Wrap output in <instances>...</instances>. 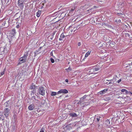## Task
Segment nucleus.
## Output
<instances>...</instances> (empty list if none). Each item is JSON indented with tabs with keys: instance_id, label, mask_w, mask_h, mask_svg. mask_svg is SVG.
Masks as SVG:
<instances>
[{
	"instance_id": "nucleus-1",
	"label": "nucleus",
	"mask_w": 132,
	"mask_h": 132,
	"mask_svg": "<svg viewBox=\"0 0 132 132\" xmlns=\"http://www.w3.org/2000/svg\"><path fill=\"white\" fill-rule=\"evenodd\" d=\"M28 55V52H25L24 56L19 59V62L18 63V64H20L22 63H24L27 61Z\"/></svg>"
},
{
	"instance_id": "nucleus-2",
	"label": "nucleus",
	"mask_w": 132,
	"mask_h": 132,
	"mask_svg": "<svg viewBox=\"0 0 132 132\" xmlns=\"http://www.w3.org/2000/svg\"><path fill=\"white\" fill-rule=\"evenodd\" d=\"M7 52V49L5 45L4 47H0V54H3Z\"/></svg>"
},
{
	"instance_id": "nucleus-3",
	"label": "nucleus",
	"mask_w": 132,
	"mask_h": 132,
	"mask_svg": "<svg viewBox=\"0 0 132 132\" xmlns=\"http://www.w3.org/2000/svg\"><path fill=\"white\" fill-rule=\"evenodd\" d=\"M38 92L39 94L42 95H45V90L44 87H40L38 89Z\"/></svg>"
},
{
	"instance_id": "nucleus-4",
	"label": "nucleus",
	"mask_w": 132,
	"mask_h": 132,
	"mask_svg": "<svg viewBox=\"0 0 132 132\" xmlns=\"http://www.w3.org/2000/svg\"><path fill=\"white\" fill-rule=\"evenodd\" d=\"M10 110L8 108H5L4 110V115L7 118L9 113Z\"/></svg>"
},
{
	"instance_id": "nucleus-5",
	"label": "nucleus",
	"mask_w": 132,
	"mask_h": 132,
	"mask_svg": "<svg viewBox=\"0 0 132 132\" xmlns=\"http://www.w3.org/2000/svg\"><path fill=\"white\" fill-rule=\"evenodd\" d=\"M24 1L22 0H19L18 1V5L19 7L21 9H22L23 6Z\"/></svg>"
},
{
	"instance_id": "nucleus-6",
	"label": "nucleus",
	"mask_w": 132,
	"mask_h": 132,
	"mask_svg": "<svg viewBox=\"0 0 132 132\" xmlns=\"http://www.w3.org/2000/svg\"><path fill=\"white\" fill-rule=\"evenodd\" d=\"M68 92V91L66 89H61L57 92V94H59L62 93L66 94Z\"/></svg>"
},
{
	"instance_id": "nucleus-7",
	"label": "nucleus",
	"mask_w": 132,
	"mask_h": 132,
	"mask_svg": "<svg viewBox=\"0 0 132 132\" xmlns=\"http://www.w3.org/2000/svg\"><path fill=\"white\" fill-rule=\"evenodd\" d=\"M69 115L70 116L72 117H77L78 116L77 114H76L75 113L73 112H72L69 113Z\"/></svg>"
},
{
	"instance_id": "nucleus-8",
	"label": "nucleus",
	"mask_w": 132,
	"mask_h": 132,
	"mask_svg": "<svg viewBox=\"0 0 132 132\" xmlns=\"http://www.w3.org/2000/svg\"><path fill=\"white\" fill-rule=\"evenodd\" d=\"M35 108V106L34 104H31L28 106V109L30 110H33Z\"/></svg>"
},
{
	"instance_id": "nucleus-9",
	"label": "nucleus",
	"mask_w": 132,
	"mask_h": 132,
	"mask_svg": "<svg viewBox=\"0 0 132 132\" xmlns=\"http://www.w3.org/2000/svg\"><path fill=\"white\" fill-rule=\"evenodd\" d=\"M108 89L107 88H105L104 89L101 90L98 92V94H103L105 93H106V91L108 90Z\"/></svg>"
},
{
	"instance_id": "nucleus-10",
	"label": "nucleus",
	"mask_w": 132,
	"mask_h": 132,
	"mask_svg": "<svg viewBox=\"0 0 132 132\" xmlns=\"http://www.w3.org/2000/svg\"><path fill=\"white\" fill-rule=\"evenodd\" d=\"M65 37V36L64 35L63 33L62 34H61L60 38H59V40H62Z\"/></svg>"
},
{
	"instance_id": "nucleus-11",
	"label": "nucleus",
	"mask_w": 132,
	"mask_h": 132,
	"mask_svg": "<svg viewBox=\"0 0 132 132\" xmlns=\"http://www.w3.org/2000/svg\"><path fill=\"white\" fill-rule=\"evenodd\" d=\"M92 67L93 68L95 72L100 70V68L99 67L96 66H94Z\"/></svg>"
},
{
	"instance_id": "nucleus-12",
	"label": "nucleus",
	"mask_w": 132,
	"mask_h": 132,
	"mask_svg": "<svg viewBox=\"0 0 132 132\" xmlns=\"http://www.w3.org/2000/svg\"><path fill=\"white\" fill-rule=\"evenodd\" d=\"M89 73V74H93L94 73V70L93 69V67H92L89 70V71L88 72Z\"/></svg>"
},
{
	"instance_id": "nucleus-13",
	"label": "nucleus",
	"mask_w": 132,
	"mask_h": 132,
	"mask_svg": "<svg viewBox=\"0 0 132 132\" xmlns=\"http://www.w3.org/2000/svg\"><path fill=\"white\" fill-rule=\"evenodd\" d=\"M36 86H35V85H34V84L32 83L31 85L30 86V89L31 90H34Z\"/></svg>"
},
{
	"instance_id": "nucleus-14",
	"label": "nucleus",
	"mask_w": 132,
	"mask_h": 132,
	"mask_svg": "<svg viewBox=\"0 0 132 132\" xmlns=\"http://www.w3.org/2000/svg\"><path fill=\"white\" fill-rule=\"evenodd\" d=\"M86 96V95H84L83 97L81 98H80V101L78 102V103L79 104L80 102L81 103V102L83 101L84 100H85V99Z\"/></svg>"
},
{
	"instance_id": "nucleus-15",
	"label": "nucleus",
	"mask_w": 132,
	"mask_h": 132,
	"mask_svg": "<svg viewBox=\"0 0 132 132\" xmlns=\"http://www.w3.org/2000/svg\"><path fill=\"white\" fill-rule=\"evenodd\" d=\"M9 102V101H8L6 102L5 103L4 105L6 107H7L10 106Z\"/></svg>"
},
{
	"instance_id": "nucleus-16",
	"label": "nucleus",
	"mask_w": 132,
	"mask_h": 132,
	"mask_svg": "<svg viewBox=\"0 0 132 132\" xmlns=\"http://www.w3.org/2000/svg\"><path fill=\"white\" fill-rule=\"evenodd\" d=\"M11 33L13 36L16 33L15 30V29H13Z\"/></svg>"
},
{
	"instance_id": "nucleus-17",
	"label": "nucleus",
	"mask_w": 132,
	"mask_h": 132,
	"mask_svg": "<svg viewBox=\"0 0 132 132\" xmlns=\"http://www.w3.org/2000/svg\"><path fill=\"white\" fill-rule=\"evenodd\" d=\"M75 7H73L71 9L69 13L71 14L72 13V12H73L75 10Z\"/></svg>"
},
{
	"instance_id": "nucleus-18",
	"label": "nucleus",
	"mask_w": 132,
	"mask_h": 132,
	"mask_svg": "<svg viewBox=\"0 0 132 132\" xmlns=\"http://www.w3.org/2000/svg\"><path fill=\"white\" fill-rule=\"evenodd\" d=\"M111 99V97H107L105 98V100L108 101H109Z\"/></svg>"
},
{
	"instance_id": "nucleus-19",
	"label": "nucleus",
	"mask_w": 132,
	"mask_h": 132,
	"mask_svg": "<svg viewBox=\"0 0 132 132\" xmlns=\"http://www.w3.org/2000/svg\"><path fill=\"white\" fill-rule=\"evenodd\" d=\"M41 13V11H38L37 13V16L38 17H39Z\"/></svg>"
},
{
	"instance_id": "nucleus-20",
	"label": "nucleus",
	"mask_w": 132,
	"mask_h": 132,
	"mask_svg": "<svg viewBox=\"0 0 132 132\" xmlns=\"http://www.w3.org/2000/svg\"><path fill=\"white\" fill-rule=\"evenodd\" d=\"M103 25L104 26H107L109 27H111V26L110 25L108 24H106L105 23H103Z\"/></svg>"
},
{
	"instance_id": "nucleus-21",
	"label": "nucleus",
	"mask_w": 132,
	"mask_h": 132,
	"mask_svg": "<svg viewBox=\"0 0 132 132\" xmlns=\"http://www.w3.org/2000/svg\"><path fill=\"white\" fill-rule=\"evenodd\" d=\"M56 94L57 93L56 92H52L51 95L52 96H53L56 95Z\"/></svg>"
},
{
	"instance_id": "nucleus-22",
	"label": "nucleus",
	"mask_w": 132,
	"mask_h": 132,
	"mask_svg": "<svg viewBox=\"0 0 132 132\" xmlns=\"http://www.w3.org/2000/svg\"><path fill=\"white\" fill-rule=\"evenodd\" d=\"M90 52H89V51L87 52L86 53V54L85 55V57H88V56L90 54Z\"/></svg>"
},
{
	"instance_id": "nucleus-23",
	"label": "nucleus",
	"mask_w": 132,
	"mask_h": 132,
	"mask_svg": "<svg viewBox=\"0 0 132 132\" xmlns=\"http://www.w3.org/2000/svg\"><path fill=\"white\" fill-rule=\"evenodd\" d=\"M16 129V127L14 126H12V130L13 131H14Z\"/></svg>"
},
{
	"instance_id": "nucleus-24",
	"label": "nucleus",
	"mask_w": 132,
	"mask_h": 132,
	"mask_svg": "<svg viewBox=\"0 0 132 132\" xmlns=\"http://www.w3.org/2000/svg\"><path fill=\"white\" fill-rule=\"evenodd\" d=\"M50 60L52 63H53L54 62V60L52 58H51Z\"/></svg>"
},
{
	"instance_id": "nucleus-25",
	"label": "nucleus",
	"mask_w": 132,
	"mask_h": 132,
	"mask_svg": "<svg viewBox=\"0 0 132 132\" xmlns=\"http://www.w3.org/2000/svg\"><path fill=\"white\" fill-rule=\"evenodd\" d=\"M110 81L109 82L108 84H110L111 83L113 84L114 82L113 79L111 80H110Z\"/></svg>"
},
{
	"instance_id": "nucleus-26",
	"label": "nucleus",
	"mask_w": 132,
	"mask_h": 132,
	"mask_svg": "<svg viewBox=\"0 0 132 132\" xmlns=\"http://www.w3.org/2000/svg\"><path fill=\"white\" fill-rule=\"evenodd\" d=\"M44 128H42L40 129V132H44Z\"/></svg>"
},
{
	"instance_id": "nucleus-27",
	"label": "nucleus",
	"mask_w": 132,
	"mask_h": 132,
	"mask_svg": "<svg viewBox=\"0 0 132 132\" xmlns=\"http://www.w3.org/2000/svg\"><path fill=\"white\" fill-rule=\"evenodd\" d=\"M106 124H110V121L109 120H107L106 121Z\"/></svg>"
},
{
	"instance_id": "nucleus-28",
	"label": "nucleus",
	"mask_w": 132,
	"mask_h": 132,
	"mask_svg": "<svg viewBox=\"0 0 132 132\" xmlns=\"http://www.w3.org/2000/svg\"><path fill=\"white\" fill-rule=\"evenodd\" d=\"M0 118L3 120L4 119V118L3 115H0Z\"/></svg>"
},
{
	"instance_id": "nucleus-29",
	"label": "nucleus",
	"mask_w": 132,
	"mask_h": 132,
	"mask_svg": "<svg viewBox=\"0 0 132 132\" xmlns=\"http://www.w3.org/2000/svg\"><path fill=\"white\" fill-rule=\"evenodd\" d=\"M125 36L126 37H129L130 36V35L129 34L126 33L125 34Z\"/></svg>"
},
{
	"instance_id": "nucleus-30",
	"label": "nucleus",
	"mask_w": 132,
	"mask_h": 132,
	"mask_svg": "<svg viewBox=\"0 0 132 132\" xmlns=\"http://www.w3.org/2000/svg\"><path fill=\"white\" fill-rule=\"evenodd\" d=\"M123 93L124 94H128V91L126 89V91H125Z\"/></svg>"
},
{
	"instance_id": "nucleus-31",
	"label": "nucleus",
	"mask_w": 132,
	"mask_h": 132,
	"mask_svg": "<svg viewBox=\"0 0 132 132\" xmlns=\"http://www.w3.org/2000/svg\"><path fill=\"white\" fill-rule=\"evenodd\" d=\"M38 51H37L36 52H34V53H35L34 56H35L37 55V54H38Z\"/></svg>"
},
{
	"instance_id": "nucleus-32",
	"label": "nucleus",
	"mask_w": 132,
	"mask_h": 132,
	"mask_svg": "<svg viewBox=\"0 0 132 132\" xmlns=\"http://www.w3.org/2000/svg\"><path fill=\"white\" fill-rule=\"evenodd\" d=\"M115 21L116 22H119V23H120L121 22V20H116Z\"/></svg>"
},
{
	"instance_id": "nucleus-33",
	"label": "nucleus",
	"mask_w": 132,
	"mask_h": 132,
	"mask_svg": "<svg viewBox=\"0 0 132 132\" xmlns=\"http://www.w3.org/2000/svg\"><path fill=\"white\" fill-rule=\"evenodd\" d=\"M56 33L55 31H54L51 34L52 36L54 37V36Z\"/></svg>"
},
{
	"instance_id": "nucleus-34",
	"label": "nucleus",
	"mask_w": 132,
	"mask_h": 132,
	"mask_svg": "<svg viewBox=\"0 0 132 132\" xmlns=\"http://www.w3.org/2000/svg\"><path fill=\"white\" fill-rule=\"evenodd\" d=\"M6 24V22L5 21L2 24V25L4 26H5V24Z\"/></svg>"
},
{
	"instance_id": "nucleus-35",
	"label": "nucleus",
	"mask_w": 132,
	"mask_h": 132,
	"mask_svg": "<svg viewBox=\"0 0 132 132\" xmlns=\"http://www.w3.org/2000/svg\"><path fill=\"white\" fill-rule=\"evenodd\" d=\"M34 102L36 103H38L39 101L35 99V100L34 101Z\"/></svg>"
},
{
	"instance_id": "nucleus-36",
	"label": "nucleus",
	"mask_w": 132,
	"mask_h": 132,
	"mask_svg": "<svg viewBox=\"0 0 132 132\" xmlns=\"http://www.w3.org/2000/svg\"><path fill=\"white\" fill-rule=\"evenodd\" d=\"M66 70H67V71H68V72H69V70H71V68H68L67 69H66Z\"/></svg>"
},
{
	"instance_id": "nucleus-37",
	"label": "nucleus",
	"mask_w": 132,
	"mask_h": 132,
	"mask_svg": "<svg viewBox=\"0 0 132 132\" xmlns=\"http://www.w3.org/2000/svg\"><path fill=\"white\" fill-rule=\"evenodd\" d=\"M125 91H126V89H122L121 90V91L122 92L124 93V92Z\"/></svg>"
},
{
	"instance_id": "nucleus-38",
	"label": "nucleus",
	"mask_w": 132,
	"mask_h": 132,
	"mask_svg": "<svg viewBox=\"0 0 132 132\" xmlns=\"http://www.w3.org/2000/svg\"><path fill=\"white\" fill-rule=\"evenodd\" d=\"M4 72H5V71H3L1 73V75H3V74H4Z\"/></svg>"
},
{
	"instance_id": "nucleus-39",
	"label": "nucleus",
	"mask_w": 132,
	"mask_h": 132,
	"mask_svg": "<svg viewBox=\"0 0 132 132\" xmlns=\"http://www.w3.org/2000/svg\"><path fill=\"white\" fill-rule=\"evenodd\" d=\"M45 101L44 100H42V104H44V103L45 102Z\"/></svg>"
},
{
	"instance_id": "nucleus-40",
	"label": "nucleus",
	"mask_w": 132,
	"mask_h": 132,
	"mask_svg": "<svg viewBox=\"0 0 132 132\" xmlns=\"http://www.w3.org/2000/svg\"><path fill=\"white\" fill-rule=\"evenodd\" d=\"M121 81V79H119V80H118L117 82L118 83H119Z\"/></svg>"
},
{
	"instance_id": "nucleus-41",
	"label": "nucleus",
	"mask_w": 132,
	"mask_h": 132,
	"mask_svg": "<svg viewBox=\"0 0 132 132\" xmlns=\"http://www.w3.org/2000/svg\"><path fill=\"white\" fill-rule=\"evenodd\" d=\"M16 27L18 28L20 27V26L19 24L17 25L16 26Z\"/></svg>"
},
{
	"instance_id": "nucleus-42",
	"label": "nucleus",
	"mask_w": 132,
	"mask_h": 132,
	"mask_svg": "<svg viewBox=\"0 0 132 132\" xmlns=\"http://www.w3.org/2000/svg\"><path fill=\"white\" fill-rule=\"evenodd\" d=\"M81 45V43L80 42H79L78 44V45L79 46H80Z\"/></svg>"
},
{
	"instance_id": "nucleus-43",
	"label": "nucleus",
	"mask_w": 132,
	"mask_h": 132,
	"mask_svg": "<svg viewBox=\"0 0 132 132\" xmlns=\"http://www.w3.org/2000/svg\"><path fill=\"white\" fill-rule=\"evenodd\" d=\"M9 2H10L9 0L7 1V3H6V4H7V3H8V4H7V5H9L10 3H9Z\"/></svg>"
},
{
	"instance_id": "nucleus-44",
	"label": "nucleus",
	"mask_w": 132,
	"mask_h": 132,
	"mask_svg": "<svg viewBox=\"0 0 132 132\" xmlns=\"http://www.w3.org/2000/svg\"><path fill=\"white\" fill-rule=\"evenodd\" d=\"M100 118H97V120L98 122L100 120Z\"/></svg>"
},
{
	"instance_id": "nucleus-45",
	"label": "nucleus",
	"mask_w": 132,
	"mask_h": 132,
	"mask_svg": "<svg viewBox=\"0 0 132 132\" xmlns=\"http://www.w3.org/2000/svg\"><path fill=\"white\" fill-rule=\"evenodd\" d=\"M94 9V8H91V9H89L88 10H87V11H89L90 10H92L93 9Z\"/></svg>"
},
{
	"instance_id": "nucleus-46",
	"label": "nucleus",
	"mask_w": 132,
	"mask_h": 132,
	"mask_svg": "<svg viewBox=\"0 0 132 132\" xmlns=\"http://www.w3.org/2000/svg\"><path fill=\"white\" fill-rule=\"evenodd\" d=\"M51 55L53 56V53L52 52H51L50 53Z\"/></svg>"
},
{
	"instance_id": "nucleus-47",
	"label": "nucleus",
	"mask_w": 132,
	"mask_h": 132,
	"mask_svg": "<svg viewBox=\"0 0 132 132\" xmlns=\"http://www.w3.org/2000/svg\"><path fill=\"white\" fill-rule=\"evenodd\" d=\"M132 94V93L128 91V94Z\"/></svg>"
},
{
	"instance_id": "nucleus-48",
	"label": "nucleus",
	"mask_w": 132,
	"mask_h": 132,
	"mask_svg": "<svg viewBox=\"0 0 132 132\" xmlns=\"http://www.w3.org/2000/svg\"><path fill=\"white\" fill-rule=\"evenodd\" d=\"M65 81L67 82H68V79H66L65 80Z\"/></svg>"
},
{
	"instance_id": "nucleus-49",
	"label": "nucleus",
	"mask_w": 132,
	"mask_h": 132,
	"mask_svg": "<svg viewBox=\"0 0 132 132\" xmlns=\"http://www.w3.org/2000/svg\"><path fill=\"white\" fill-rule=\"evenodd\" d=\"M42 48V47H40L39 49L38 50H37L38 52L41 49V48Z\"/></svg>"
},
{
	"instance_id": "nucleus-50",
	"label": "nucleus",
	"mask_w": 132,
	"mask_h": 132,
	"mask_svg": "<svg viewBox=\"0 0 132 132\" xmlns=\"http://www.w3.org/2000/svg\"><path fill=\"white\" fill-rule=\"evenodd\" d=\"M40 110H39V109H37V112H38L40 111Z\"/></svg>"
},
{
	"instance_id": "nucleus-51",
	"label": "nucleus",
	"mask_w": 132,
	"mask_h": 132,
	"mask_svg": "<svg viewBox=\"0 0 132 132\" xmlns=\"http://www.w3.org/2000/svg\"><path fill=\"white\" fill-rule=\"evenodd\" d=\"M106 81H108L107 82H106V83H108L109 82V81L110 80H106Z\"/></svg>"
},
{
	"instance_id": "nucleus-52",
	"label": "nucleus",
	"mask_w": 132,
	"mask_h": 132,
	"mask_svg": "<svg viewBox=\"0 0 132 132\" xmlns=\"http://www.w3.org/2000/svg\"><path fill=\"white\" fill-rule=\"evenodd\" d=\"M53 37L52 36V38H51V40H52L53 39Z\"/></svg>"
},
{
	"instance_id": "nucleus-53",
	"label": "nucleus",
	"mask_w": 132,
	"mask_h": 132,
	"mask_svg": "<svg viewBox=\"0 0 132 132\" xmlns=\"http://www.w3.org/2000/svg\"><path fill=\"white\" fill-rule=\"evenodd\" d=\"M1 28H0V35L1 34Z\"/></svg>"
},
{
	"instance_id": "nucleus-54",
	"label": "nucleus",
	"mask_w": 132,
	"mask_h": 132,
	"mask_svg": "<svg viewBox=\"0 0 132 132\" xmlns=\"http://www.w3.org/2000/svg\"><path fill=\"white\" fill-rule=\"evenodd\" d=\"M119 15H120L121 14L120 13H118Z\"/></svg>"
},
{
	"instance_id": "nucleus-55",
	"label": "nucleus",
	"mask_w": 132,
	"mask_h": 132,
	"mask_svg": "<svg viewBox=\"0 0 132 132\" xmlns=\"http://www.w3.org/2000/svg\"><path fill=\"white\" fill-rule=\"evenodd\" d=\"M123 4H123H123H121V5H123Z\"/></svg>"
},
{
	"instance_id": "nucleus-56",
	"label": "nucleus",
	"mask_w": 132,
	"mask_h": 132,
	"mask_svg": "<svg viewBox=\"0 0 132 132\" xmlns=\"http://www.w3.org/2000/svg\"><path fill=\"white\" fill-rule=\"evenodd\" d=\"M94 7H96V6H94Z\"/></svg>"
}]
</instances>
